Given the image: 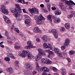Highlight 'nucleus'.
<instances>
[{
    "label": "nucleus",
    "mask_w": 75,
    "mask_h": 75,
    "mask_svg": "<svg viewBox=\"0 0 75 75\" xmlns=\"http://www.w3.org/2000/svg\"><path fill=\"white\" fill-rule=\"evenodd\" d=\"M28 10L32 15L34 16L35 19L39 24H41L42 23V20H43V21L45 20V18L43 17L42 15L40 14L38 17L35 15V14L38 13V10L36 8H29Z\"/></svg>",
    "instance_id": "1"
},
{
    "label": "nucleus",
    "mask_w": 75,
    "mask_h": 75,
    "mask_svg": "<svg viewBox=\"0 0 75 75\" xmlns=\"http://www.w3.org/2000/svg\"><path fill=\"white\" fill-rule=\"evenodd\" d=\"M54 52L57 53L58 55H59V56L61 58V57H67V54H62L61 53V51L59 50L58 48H54Z\"/></svg>",
    "instance_id": "2"
},
{
    "label": "nucleus",
    "mask_w": 75,
    "mask_h": 75,
    "mask_svg": "<svg viewBox=\"0 0 75 75\" xmlns=\"http://www.w3.org/2000/svg\"><path fill=\"white\" fill-rule=\"evenodd\" d=\"M41 62L42 64H47V65H51L52 62L48 59H42L41 60Z\"/></svg>",
    "instance_id": "3"
},
{
    "label": "nucleus",
    "mask_w": 75,
    "mask_h": 75,
    "mask_svg": "<svg viewBox=\"0 0 75 75\" xmlns=\"http://www.w3.org/2000/svg\"><path fill=\"white\" fill-rule=\"evenodd\" d=\"M27 53H28V51L23 50L22 52L19 51L18 53V55L24 58L27 55Z\"/></svg>",
    "instance_id": "4"
},
{
    "label": "nucleus",
    "mask_w": 75,
    "mask_h": 75,
    "mask_svg": "<svg viewBox=\"0 0 75 75\" xmlns=\"http://www.w3.org/2000/svg\"><path fill=\"white\" fill-rule=\"evenodd\" d=\"M10 11L11 13H14L13 14L15 15V17H17L18 14L20 13V11L19 10H16L13 8H11L10 9Z\"/></svg>",
    "instance_id": "5"
},
{
    "label": "nucleus",
    "mask_w": 75,
    "mask_h": 75,
    "mask_svg": "<svg viewBox=\"0 0 75 75\" xmlns=\"http://www.w3.org/2000/svg\"><path fill=\"white\" fill-rule=\"evenodd\" d=\"M70 42V41L69 39H67L65 40V42L64 44V45L61 47V49L62 50H64L65 49L66 47H67L68 45V44Z\"/></svg>",
    "instance_id": "6"
},
{
    "label": "nucleus",
    "mask_w": 75,
    "mask_h": 75,
    "mask_svg": "<svg viewBox=\"0 0 75 75\" xmlns=\"http://www.w3.org/2000/svg\"><path fill=\"white\" fill-rule=\"evenodd\" d=\"M24 67L27 70H32L33 66L30 63H26L24 64Z\"/></svg>",
    "instance_id": "7"
},
{
    "label": "nucleus",
    "mask_w": 75,
    "mask_h": 75,
    "mask_svg": "<svg viewBox=\"0 0 75 75\" xmlns=\"http://www.w3.org/2000/svg\"><path fill=\"white\" fill-rule=\"evenodd\" d=\"M35 64L36 66V68L37 71H38V72L39 73H41V72L42 71H43V72H45V71H43V69H42V68H44L45 67H42L41 68H40V66H39V65H38V62H36Z\"/></svg>",
    "instance_id": "8"
},
{
    "label": "nucleus",
    "mask_w": 75,
    "mask_h": 75,
    "mask_svg": "<svg viewBox=\"0 0 75 75\" xmlns=\"http://www.w3.org/2000/svg\"><path fill=\"white\" fill-rule=\"evenodd\" d=\"M65 4H66V5H68L69 6H70V7H72L73 5H75V3L73 1L70 0L69 1H65Z\"/></svg>",
    "instance_id": "9"
},
{
    "label": "nucleus",
    "mask_w": 75,
    "mask_h": 75,
    "mask_svg": "<svg viewBox=\"0 0 75 75\" xmlns=\"http://www.w3.org/2000/svg\"><path fill=\"white\" fill-rule=\"evenodd\" d=\"M50 33H52L53 34V36L54 37L56 38H57L58 37V33L57 32L56 30L54 29H53L51 31H50Z\"/></svg>",
    "instance_id": "10"
},
{
    "label": "nucleus",
    "mask_w": 75,
    "mask_h": 75,
    "mask_svg": "<svg viewBox=\"0 0 75 75\" xmlns=\"http://www.w3.org/2000/svg\"><path fill=\"white\" fill-rule=\"evenodd\" d=\"M52 18L54 19V22L55 23H57L59 21H60L59 20H60V18H57L56 17V15H54L52 16Z\"/></svg>",
    "instance_id": "11"
},
{
    "label": "nucleus",
    "mask_w": 75,
    "mask_h": 75,
    "mask_svg": "<svg viewBox=\"0 0 75 75\" xmlns=\"http://www.w3.org/2000/svg\"><path fill=\"white\" fill-rule=\"evenodd\" d=\"M2 6H3V7H4V5H3ZM3 7L1 8L0 10L1 12H2V13L4 14H8V11L7 9L4 8Z\"/></svg>",
    "instance_id": "12"
},
{
    "label": "nucleus",
    "mask_w": 75,
    "mask_h": 75,
    "mask_svg": "<svg viewBox=\"0 0 75 75\" xmlns=\"http://www.w3.org/2000/svg\"><path fill=\"white\" fill-rule=\"evenodd\" d=\"M26 55L27 56L28 59H32L35 58V57L34 56L30 53L29 51H28V52L26 54Z\"/></svg>",
    "instance_id": "13"
},
{
    "label": "nucleus",
    "mask_w": 75,
    "mask_h": 75,
    "mask_svg": "<svg viewBox=\"0 0 75 75\" xmlns=\"http://www.w3.org/2000/svg\"><path fill=\"white\" fill-rule=\"evenodd\" d=\"M33 31L36 33H42L41 30L38 28V27L35 28L33 29Z\"/></svg>",
    "instance_id": "14"
},
{
    "label": "nucleus",
    "mask_w": 75,
    "mask_h": 75,
    "mask_svg": "<svg viewBox=\"0 0 75 75\" xmlns=\"http://www.w3.org/2000/svg\"><path fill=\"white\" fill-rule=\"evenodd\" d=\"M47 45H47L46 43H45L43 44L44 48L46 49V48H48L49 47V48L51 49L52 48V46H51L50 44L48 43Z\"/></svg>",
    "instance_id": "15"
},
{
    "label": "nucleus",
    "mask_w": 75,
    "mask_h": 75,
    "mask_svg": "<svg viewBox=\"0 0 75 75\" xmlns=\"http://www.w3.org/2000/svg\"><path fill=\"white\" fill-rule=\"evenodd\" d=\"M25 18L26 19L25 21V23L26 24H28L30 23V18L28 16L26 15L25 16Z\"/></svg>",
    "instance_id": "16"
},
{
    "label": "nucleus",
    "mask_w": 75,
    "mask_h": 75,
    "mask_svg": "<svg viewBox=\"0 0 75 75\" xmlns=\"http://www.w3.org/2000/svg\"><path fill=\"white\" fill-rule=\"evenodd\" d=\"M38 51L39 52V54H40L42 55H46V54L44 52V50H43L42 49H39L38 50Z\"/></svg>",
    "instance_id": "17"
},
{
    "label": "nucleus",
    "mask_w": 75,
    "mask_h": 75,
    "mask_svg": "<svg viewBox=\"0 0 75 75\" xmlns=\"http://www.w3.org/2000/svg\"><path fill=\"white\" fill-rule=\"evenodd\" d=\"M42 69H43V71L45 72H49V71H52V68L51 67H50L48 69L46 67H45L44 68H42Z\"/></svg>",
    "instance_id": "18"
},
{
    "label": "nucleus",
    "mask_w": 75,
    "mask_h": 75,
    "mask_svg": "<svg viewBox=\"0 0 75 75\" xmlns=\"http://www.w3.org/2000/svg\"><path fill=\"white\" fill-rule=\"evenodd\" d=\"M7 71L8 72H9V74H11L14 73V70L11 67H9L7 69Z\"/></svg>",
    "instance_id": "19"
},
{
    "label": "nucleus",
    "mask_w": 75,
    "mask_h": 75,
    "mask_svg": "<svg viewBox=\"0 0 75 75\" xmlns=\"http://www.w3.org/2000/svg\"><path fill=\"white\" fill-rule=\"evenodd\" d=\"M35 47L33 46L32 45H30L25 46L24 48L26 50H30V48H35Z\"/></svg>",
    "instance_id": "20"
},
{
    "label": "nucleus",
    "mask_w": 75,
    "mask_h": 75,
    "mask_svg": "<svg viewBox=\"0 0 75 75\" xmlns=\"http://www.w3.org/2000/svg\"><path fill=\"white\" fill-rule=\"evenodd\" d=\"M42 38L43 41H44L45 42L48 41H49V40H50V38H47V36L45 35H44L43 37Z\"/></svg>",
    "instance_id": "21"
},
{
    "label": "nucleus",
    "mask_w": 75,
    "mask_h": 75,
    "mask_svg": "<svg viewBox=\"0 0 75 75\" xmlns=\"http://www.w3.org/2000/svg\"><path fill=\"white\" fill-rule=\"evenodd\" d=\"M41 54L38 53L37 55V57L35 59V60L36 61H38L39 59H40L41 57H42V56Z\"/></svg>",
    "instance_id": "22"
},
{
    "label": "nucleus",
    "mask_w": 75,
    "mask_h": 75,
    "mask_svg": "<svg viewBox=\"0 0 75 75\" xmlns=\"http://www.w3.org/2000/svg\"><path fill=\"white\" fill-rule=\"evenodd\" d=\"M62 74V75H66V70L65 69H62L60 70Z\"/></svg>",
    "instance_id": "23"
},
{
    "label": "nucleus",
    "mask_w": 75,
    "mask_h": 75,
    "mask_svg": "<svg viewBox=\"0 0 75 75\" xmlns=\"http://www.w3.org/2000/svg\"><path fill=\"white\" fill-rule=\"evenodd\" d=\"M16 17L17 20H21L22 19V16L19 15V13L18 14L17 17Z\"/></svg>",
    "instance_id": "24"
},
{
    "label": "nucleus",
    "mask_w": 75,
    "mask_h": 75,
    "mask_svg": "<svg viewBox=\"0 0 75 75\" xmlns=\"http://www.w3.org/2000/svg\"><path fill=\"white\" fill-rule=\"evenodd\" d=\"M54 14H55L56 15H57V16L60 15V14H61V11H60L56 10L54 11Z\"/></svg>",
    "instance_id": "25"
},
{
    "label": "nucleus",
    "mask_w": 75,
    "mask_h": 75,
    "mask_svg": "<svg viewBox=\"0 0 75 75\" xmlns=\"http://www.w3.org/2000/svg\"><path fill=\"white\" fill-rule=\"evenodd\" d=\"M24 74L25 75H31V73L28 70H25L24 72Z\"/></svg>",
    "instance_id": "26"
},
{
    "label": "nucleus",
    "mask_w": 75,
    "mask_h": 75,
    "mask_svg": "<svg viewBox=\"0 0 75 75\" xmlns=\"http://www.w3.org/2000/svg\"><path fill=\"white\" fill-rule=\"evenodd\" d=\"M7 56L8 57H10L11 58H13V59H15V57H14V55L12 53H8L7 54Z\"/></svg>",
    "instance_id": "27"
},
{
    "label": "nucleus",
    "mask_w": 75,
    "mask_h": 75,
    "mask_svg": "<svg viewBox=\"0 0 75 75\" xmlns=\"http://www.w3.org/2000/svg\"><path fill=\"white\" fill-rule=\"evenodd\" d=\"M70 24L68 23H66L65 24V28H67V29H69L70 28Z\"/></svg>",
    "instance_id": "28"
},
{
    "label": "nucleus",
    "mask_w": 75,
    "mask_h": 75,
    "mask_svg": "<svg viewBox=\"0 0 75 75\" xmlns=\"http://www.w3.org/2000/svg\"><path fill=\"white\" fill-rule=\"evenodd\" d=\"M47 19L49 20L50 21V23L52 22V19H51V17H52V15H50L47 16Z\"/></svg>",
    "instance_id": "29"
},
{
    "label": "nucleus",
    "mask_w": 75,
    "mask_h": 75,
    "mask_svg": "<svg viewBox=\"0 0 75 75\" xmlns=\"http://www.w3.org/2000/svg\"><path fill=\"white\" fill-rule=\"evenodd\" d=\"M47 8L48 9V10L49 11H51V8H50V7L51 6V5H50V4L48 3L47 4Z\"/></svg>",
    "instance_id": "30"
},
{
    "label": "nucleus",
    "mask_w": 75,
    "mask_h": 75,
    "mask_svg": "<svg viewBox=\"0 0 75 75\" xmlns=\"http://www.w3.org/2000/svg\"><path fill=\"white\" fill-rule=\"evenodd\" d=\"M19 35L21 36V38H23V40L24 39V38H25V37L24 36V35H23V33H22V32H20V33L19 34Z\"/></svg>",
    "instance_id": "31"
},
{
    "label": "nucleus",
    "mask_w": 75,
    "mask_h": 75,
    "mask_svg": "<svg viewBox=\"0 0 75 75\" xmlns=\"http://www.w3.org/2000/svg\"><path fill=\"white\" fill-rule=\"evenodd\" d=\"M75 53V52L74 50L70 51L69 52V54L70 55H73V54H74Z\"/></svg>",
    "instance_id": "32"
},
{
    "label": "nucleus",
    "mask_w": 75,
    "mask_h": 75,
    "mask_svg": "<svg viewBox=\"0 0 75 75\" xmlns=\"http://www.w3.org/2000/svg\"><path fill=\"white\" fill-rule=\"evenodd\" d=\"M18 3H22V4H25V1H24V0H18Z\"/></svg>",
    "instance_id": "33"
},
{
    "label": "nucleus",
    "mask_w": 75,
    "mask_h": 75,
    "mask_svg": "<svg viewBox=\"0 0 75 75\" xmlns=\"http://www.w3.org/2000/svg\"><path fill=\"white\" fill-rule=\"evenodd\" d=\"M61 9L62 10H63V11H65L67 10V9L65 8V7L64 6H62L61 8Z\"/></svg>",
    "instance_id": "34"
},
{
    "label": "nucleus",
    "mask_w": 75,
    "mask_h": 75,
    "mask_svg": "<svg viewBox=\"0 0 75 75\" xmlns=\"http://www.w3.org/2000/svg\"><path fill=\"white\" fill-rule=\"evenodd\" d=\"M49 55H48L47 57H50L51 56V55H52L53 54V52L52 51H50L49 52Z\"/></svg>",
    "instance_id": "35"
},
{
    "label": "nucleus",
    "mask_w": 75,
    "mask_h": 75,
    "mask_svg": "<svg viewBox=\"0 0 75 75\" xmlns=\"http://www.w3.org/2000/svg\"><path fill=\"white\" fill-rule=\"evenodd\" d=\"M15 6L17 8H18V10H19L20 11L21 10V8H20V7L19 6V5L16 4V5Z\"/></svg>",
    "instance_id": "36"
},
{
    "label": "nucleus",
    "mask_w": 75,
    "mask_h": 75,
    "mask_svg": "<svg viewBox=\"0 0 75 75\" xmlns=\"http://www.w3.org/2000/svg\"><path fill=\"white\" fill-rule=\"evenodd\" d=\"M4 20L6 23H10V20H9V19H8V18H7L6 19H5Z\"/></svg>",
    "instance_id": "37"
},
{
    "label": "nucleus",
    "mask_w": 75,
    "mask_h": 75,
    "mask_svg": "<svg viewBox=\"0 0 75 75\" xmlns=\"http://www.w3.org/2000/svg\"><path fill=\"white\" fill-rule=\"evenodd\" d=\"M11 40H12V41H15L16 40V38H15L13 36H11Z\"/></svg>",
    "instance_id": "38"
},
{
    "label": "nucleus",
    "mask_w": 75,
    "mask_h": 75,
    "mask_svg": "<svg viewBox=\"0 0 75 75\" xmlns=\"http://www.w3.org/2000/svg\"><path fill=\"white\" fill-rule=\"evenodd\" d=\"M14 30V31H16V33H20V31H19V30H18V29H17V28H15Z\"/></svg>",
    "instance_id": "39"
},
{
    "label": "nucleus",
    "mask_w": 75,
    "mask_h": 75,
    "mask_svg": "<svg viewBox=\"0 0 75 75\" xmlns=\"http://www.w3.org/2000/svg\"><path fill=\"white\" fill-rule=\"evenodd\" d=\"M73 16V14L71 15H69L67 16V18H71Z\"/></svg>",
    "instance_id": "40"
},
{
    "label": "nucleus",
    "mask_w": 75,
    "mask_h": 75,
    "mask_svg": "<svg viewBox=\"0 0 75 75\" xmlns=\"http://www.w3.org/2000/svg\"><path fill=\"white\" fill-rule=\"evenodd\" d=\"M19 68V66H18V65H15V69H18Z\"/></svg>",
    "instance_id": "41"
},
{
    "label": "nucleus",
    "mask_w": 75,
    "mask_h": 75,
    "mask_svg": "<svg viewBox=\"0 0 75 75\" xmlns=\"http://www.w3.org/2000/svg\"><path fill=\"white\" fill-rule=\"evenodd\" d=\"M4 60L6 61H10V58L8 57H6L5 58Z\"/></svg>",
    "instance_id": "42"
},
{
    "label": "nucleus",
    "mask_w": 75,
    "mask_h": 75,
    "mask_svg": "<svg viewBox=\"0 0 75 75\" xmlns=\"http://www.w3.org/2000/svg\"><path fill=\"white\" fill-rule=\"evenodd\" d=\"M59 6L60 7V8H61L63 6H64V5H63V4L61 2H59Z\"/></svg>",
    "instance_id": "43"
},
{
    "label": "nucleus",
    "mask_w": 75,
    "mask_h": 75,
    "mask_svg": "<svg viewBox=\"0 0 75 75\" xmlns=\"http://www.w3.org/2000/svg\"><path fill=\"white\" fill-rule=\"evenodd\" d=\"M59 6L60 7V8H61L63 6H64V5H63V4L61 2H59Z\"/></svg>",
    "instance_id": "44"
},
{
    "label": "nucleus",
    "mask_w": 75,
    "mask_h": 75,
    "mask_svg": "<svg viewBox=\"0 0 75 75\" xmlns=\"http://www.w3.org/2000/svg\"><path fill=\"white\" fill-rule=\"evenodd\" d=\"M15 48L17 49H20V47L16 45L15 46Z\"/></svg>",
    "instance_id": "45"
},
{
    "label": "nucleus",
    "mask_w": 75,
    "mask_h": 75,
    "mask_svg": "<svg viewBox=\"0 0 75 75\" xmlns=\"http://www.w3.org/2000/svg\"><path fill=\"white\" fill-rule=\"evenodd\" d=\"M6 49L8 52H10V49L8 47H6Z\"/></svg>",
    "instance_id": "46"
},
{
    "label": "nucleus",
    "mask_w": 75,
    "mask_h": 75,
    "mask_svg": "<svg viewBox=\"0 0 75 75\" xmlns=\"http://www.w3.org/2000/svg\"><path fill=\"white\" fill-rule=\"evenodd\" d=\"M6 37H7V39L8 40H11V36H10L9 35H6Z\"/></svg>",
    "instance_id": "47"
},
{
    "label": "nucleus",
    "mask_w": 75,
    "mask_h": 75,
    "mask_svg": "<svg viewBox=\"0 0 75 75\" xmlns=\"http://www.w3.org/2000/svg\"><path fill=\"white\" fill-rule=\"evenodd\" d=\"M5 35L6 36H7V35H9V34H8V32L6 31V32L5 33Z\"/></svg>",
    "instance_id": "48"
},
{
    "label": "nucleus",
    "mask_w": 75,
    "mask_h": 75,
    "mask_svg": "<svg viewBox=\"0 0 75 75\" xmlns=\"http://www.w3.org/2000/svg\"><path fill=\"white\" fill-rule=\"evenodd\" d=\"M3 18H4V20H5V19H6L7 18H8L5 15H3Z\"/></svg>",
    "instance_id": "49"
},
{
    "label": "nucleus",
    "mask_w": 75,
    "mask_h": 75,
    "mask_svg": "<svg viewBox=\"0 0 75 75\" xmlns=\"http://www.w3.org/2000/svg\"><path fill=\"white\" fill-rule=\"evenodd\" d=\"M36 40L37 42H40V39L38 38H36Z\"/></svg>",
    "instance_id": "50"
},
{
    "label": "nucleus",
    "mask_w": 75,
    "mask_h": 75,
    "mask_svg": "<svg viewBox=\"0 0 75 75\" xmlns=\"http://www.w3.org/2000/svg\"><path fill=\"white\" fill-rule=\"evenodd\" d=\"M65 30V29L64 27H62L61 29V31H64Z\"/></svg>",
    "instance_id": "51"
},
{
    "label": "nucleus",
    "mask_w": 75,
    "mask_h": 75,
    "mask_svg": "<svg viewBox=\"0 0 75 75\" xmlns=\"http://www.w3.org/2000/svg\"><path fill=\"white\" fill-rule=\"evenodd\" d=\"M71 14L73 15L75 17V12L74 11H72L71 13Z\"/></svg>",
    "instance_id": "52"
},
{
    "label": "nucleus",
    "mask_w": 75,
    "mask_h": 75,
    "mask_svg": "<svg viewBox=\"0 0 75 75\" xmlns=\"http://www.w3.org/2000/svg\"><path fill=\"white\" fill-rule=\"evenodd\" d=\"M37 74V72L35 71H33V72L32 73V74L33 75H35V74Z\"/></svg>",
    "instance_id": "53"
},
{
    "label": "nucleus",
    "mask_w": 75,
    "mask_h": 75,
    "mask_svg": "<svg viewBox=\"0 0 75 75\" xmlns=\"http://www.w3.org/2000/svg\"><path fill=\"white\" fill-rule=\"evenodd\" d=\"M53 70H54V71H56L57 70V69L55 67H53L52 68Z\"/></svg>",
    "instance_id": "54"
},
{
    "label": "nucleus",
    "mask_w": 75,
    "mask_h": 75,
    "mask_svg": "<svg viewBox=\"0 0 75 75\" xmlns=\"http://www.w3.org/2000/svg\"><path fill=\"white\" fill-rule=\"evenodd\" d=\"M18 62L17 61H16L15 62V65H18Z\"/></svg>",
    "instance_id": "55"
},
{
    "label": "nucleus",
    "mask_w": 75,
    "mask_h": 75,
    "mask_svg": "<svg viewBox=\"0 0 75 75\" xmlns=\"http://www.w3.org/2000/svg\"><path fill=\"white\" fill-rule=\"evenodd\" d=\"M22 10L24 13H27V12L26 11L25 9H23Z\"/></svg>",
    "instance_id": "56"
},
{
    "label": "nucleus",
    "mask_w": 75,
    "mask_h": 75,
    "mask_svg": "<svg viewBox=\"0 0 75 75\" xmlns=\"http://www.w3.org/2000/svg\"><path fill=\"white\" fill-rule=\"evenodd\" d=\"M67 60L69 62H71V59H70V58H67Z\"/></svg>",
    "instance_id": "57"
},
{
    "label": "nucleus",
    "mask_w": 75,
    "mask_h": 75,
    "mask_svg": "<svg viewBox=\"0 0 75 75\" xmlns=\"http://www.w3.org/2000/svg\"><path fill=\"white\" fill-rule=\"evenodd\" d=\"M27 44L28 45H30V44H31V42L30 41H28L27 42Z\"/></svg>",
    "instance_id": "58"
},
{
    "label": "nucleus",
    "mask_w": 75,
    "mask_h": 75,
    "mask_svg": "<svg viewBox=\"0 0 75 75\" xmlns=\"http://www.w3.org/2000/svg\"><path fill=\"white\" fill-rule=\"evenodd\" d=\"M40 6L41 7H44V4H41L40 5Z\"/></svg>",
    "instance_id": "59"
},
{
    "label": "nucleus",
    "mask_w": 75,
    "mask_h": 75,
    "mask_svg": "<svg viewBox=\"0 0 75 75\" xmlns=\"http://www.w3.org/2000/svg\"><path fill=\"white\" fill-rule=\"evenodd\" d=\"M72 68L73 69H75V64H74Z\"/></svg>",
    "instance_id": "60"
},
{
    "label": "nucleus",
    "mask_w": 75,
    "mask_h": 75,
    "mask_svg": "<svg viewBox=\"0 0 75 75\" xmlns=\"http://www.w3.org/2000/svg\"><path fill=\"white\" fill-rule=\"evenodd\" d=\"M42 75H47V74L46 72H44L43 73Z\"/></svg>",
    "instance_id": "61"
},
{
    "label": "nucleus",
    "mask_w": 75,
    "mask_h": 75,
    "mask_svg": "<svg viewBox=\"0 0 75 75\" xmlns=\"http://www.w3.org/2000/svg\"><path fill=\"white\" fill-rule=\"evenodd\" d=\"M7 42H8L9 43H10L11 44H13V42L12 41H8Z\"/></svg>",
    "instance_id": "62"
},
{
    "label": "nucleus",
    "mask_w": 75,
    "mask_h": 75,
    "mask_svg": "<svg viewBox=\"0 0 75 75\" xmlns=\"http://www.w3.org/2000/svg\"><path fill=\"white\" fill-rule=\"evenodd\" d=\"M54 8H53V7H52V10H56V8H55V7H54Z\"/></svg>",
    "instance_id": "63"
},
{
    "label": "nucleus",
    "mask_w": 75,
    "mask_h": 75,
    "mask_svg": "<svg viewBox=\"0 0 75 75\" xmlns=\"http://www.w3.org/2000/svg\"><path fill=\"white\" fill-rule=\"evenodd\" d=\"M0 46L2 48H4V45H2V44Z\"/></svg>",
    "instance_id": "64"
}]
</instances>
